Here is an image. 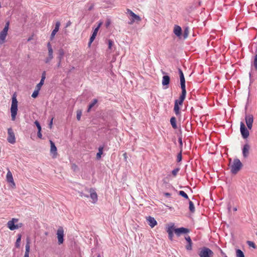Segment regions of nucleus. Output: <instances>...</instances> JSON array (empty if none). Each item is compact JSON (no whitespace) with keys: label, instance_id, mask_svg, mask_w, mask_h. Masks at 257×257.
Returning a JSON list of instances; mask_svg holds the SVG:
<instances>
[{"label":"nucleus","instance_id":"nucleus-41","mask_svg":"<svg viewBox=\"0 0 257 257\" xmlns=\"http://www.w3.org/2000/svg\"><path fill=\"white\" fill-rule=\"evenodd\" d=\"M58 31L57 30H56L55 29H54L52 33H51V36H50V39L51 40H52L54 37V36H55L56 33L58 32Z\"/></svg>","mask_w":257,"mask_h":257},{"label":"nucleus","instance_id":"nucleus-53","mask_svg":"<svg viewBox=\"0 0 257 257\" xmlns=\"http://www.w3.org/2000/svg\"><path fill=\"white\" fill-rule=\"evenodd\" d=\"M164 195L167 197H170L171 196V194L170 193H165Z\"/></svg>","mask_w":257,"mask_h":257},{"label":"nucleus","instance_id":"nucleus-30","mask_svg":"<svg viewBox=\"0 0 257 257\" xmlns=\"http://www.w3.org/2000/svg\"><path fill=\"white\" fill-rule=\"evenodd\" d=\"M50 145H51V152L52 154H55L57 152V148L55 146L54 143H53L52 141H50Z\"/></svg>","mask_w":257,"mask_h":257},{"label":"nucleus","instance_id":"nucleus-61","mask_svg":"<svg viewBox=\"0 0 257 257\" xmlns=\"http://www.w3.org/2000/svg\"><path fill=\"white\" fill-rule=\"evenodd\" d=\"M97 257H100V254H98V255L97 256Z\"/></svg>","mask_w":257,"mask_h":257},{"label":"nucleus","instance_id":"nucleus-45","mask_svg":"<svg viewBox=\"0 0 257 257\" xmlns=\"http://www.w3.org/2000/svg\"><path fill=\"white\" fill-rule=\"evenodd\" d=\"M60 26V23L59 22H57L56 23L54 29H55L56 30L59 31Z\"/></svg>","mask_w":257,"mask_h":257},{"label":"nucleus","instance_id":"nucleus-37","mask_svg":"<svg viewBox=\"0 0 257 257\" xmlns=\"http://www.w3.org/2000/svg\"><path fill=\"white\" fill-rule=\"evenodd\" d=\"M253 65L255 68V71H257V54L254 56Z\"/></svg>","mask_w":257,"mask_h":257},{"label":"nucleus","instance_id":"nucleus-1","mask_svg":"<svg viewBox=\"0 0 257 257\" xmlns=\"http://www.w3.org/2000/svg\"><path fill=\"white\" fill-rule=\"evenodd\" d=\"M18 112V101L16 93H14L12 97V104L11 106V113L12 120L14 121L16 119Z\"/></svg>","mask_w":257,"mask_h":257},{"label":"nucleus","instance_id":"nucleus-62","mask_svg":"<svg viewBox=\"0 0 257 257\" xmlns=\"http://www.w3.org/2000/svg\"><path fill=\"white\" fill-rule=\"evenodd\" d=\"M224 257H228V256H227V255H226V256H224Z\"/></svg>","mask_w":257,"mask_h":257},{"label":"nucleus","instance_id":"nucleus-28","mask_svg":"<svg viewBox=\"0 0 257 257\" xmlns=\"http://www.w3.org/2000/svg\"><path fill=\"white\" fill-rule=\"evenodd\" d=\"M22 235L21 234H18V237L17 238L16 241L15 242V246L17 248H19L20 246V242L21 240Z\"/></svg>","mask_w":257,"mask_h":257},{"label":"nucleus","instance_id":"nucleus-51","mask_svg":"<svg viewBox=\"0 0 257 257\" xmlns=\"http://www.w3.org/2000/svg\"><path fill=\"white\" fill-rule=\"evenodd\" d=\"M53 118H52L49 123V126L50 128L52 127V126L53 124Z\"/></svg>","mask_w":257,"mask_h":257},{"label":"nucleus","instance_id":"nucleus-50","mask_svg":"<svg viewBox=\"0 0 257 257\" xmlns=\"http://www.w3.org/2000/svg\"><path fill=\"white\" fill-rule=\"evenodd\" d=\"M41 131H38V134H37L38 137L40 139H42V135L41 133Z\"/></svg>","mask_w":257,"mask_h":257},{"label":"nucleus","instance_id":"nucleus-25","mask_svg":"<svg viewBox=\"0 0 257 257\" xmlns=\"http://www.w3.org/2000/svg\"><path fill=\"white\" fill-rule=\"evenodd\" d=\"M180 85H181V88L182 90L181 94L186 95L185 80L180 81Z\"/></svg>","mask_w":257,"mask_h":257},{"label":"nucleus","instance_id":"nucleus-55","mask_svg":"<svg viewBox=\"0 0 257 257\" xmlns=\"http://www.w3.org/2000/svg\"><path fill=\"white\" fill-rule=\"evenodd\" d=\"M179 142L180 144V145H182V140L181 138H179Z\"/></svg>","mask_w":257,"mask_h":257},{"label":"nucleus","instance_id":"nucleus-48","mask_svg":"<svg viewBox=\"0 0 257 257\" xmlns=\"http://www.w3.org/2000/svg\"><path fill=\"white\" fill-rule=\"evenodd\" d=\"M72 169L74 171H76L78 169V167L74 164H73L72 165Z\"/></svg>","mask_w":257,"mask_h":257},{"label":"nucleus","instance_id":"nucleus-47","mask_svg":"<svg viewBox=\"0 0 257 257\" xmlns=\"http://www.w3.org/2000/svg\"><path fill=\"white\" fill-rule=\"evenodd\" d=\"M185 238L188 243H192V242L191 237L189 236L188 235L187 236H185Z\"/></svg>","mask_w":257,"mask_h":257},{"label":"nucleus","instance_id":"nucleus-60","mask_svg":"<svg viewBox=\"0 0 257 257\" xmlns=\"http://www.w3.org/2000/svg\"><path fill=\"white\" fill-rule=\"evenodd\" d=\"M69 24H70V22H69V23L67 24V26H68L69 25Z\"/></svg>","mask_w":257,"mask_h":257},{"label":"nucleus","instance_id":"nucleus-40","mask_svg":"<svg viewBox=\"0 0 257 257\" xmlns=\"http://www.w3.org/2000/svg\"><path fill=\"white\" fill-rule=\"evenodd\" d=\"M179 170H180V168H177L174 169L172 171V174L174 176H176L177 175V173H178V172L179 171Z\"/></svg>","mask_w":257,"mask_h":257},{"label":"nucleus","instance_id":"nucleus-33","mask_svg":"<svg viewBox=\"0 0 257 257\" xmlns=\"http://www.w3.org/2000/svg\"><path fill=\"white\" fill-rule=\"evenodd\" d=\"M178 72L180 76V81H184L185 80L184 74L183 73V71L180 68L178 69Z\"/></svg>","mask_w":257,"mask_h":257},{"label":"nucleus","instance_id":"nucleus-17","mask_svg":"<svg viewBox=\"0 0 257 257\" xmlns=\"http://www.w3.org/2000/svg\"><path fill=\"white\" fill-rule=\"evenodd\" d=\"M46 78V72L43 71L42 74L41 79L40 82L36 85V89L40 90L41 88V87L44 84L45 79Z\"/></svg>","mask_w":257,"mask_h":257},{"label":"nucleus","instance_id":"nucleus-58","mask_svg":"<svg viewBox=\"0 0 257 257\" xmlns=\"http://www.w3.org/2000/svg\"><path fill=\"white\" fill-rule=\"evenodd\" d=\"M249 77L250 78L251 77V75L250 72H249Z\"/></svg>","mask_w":257,"mask_h":257},{"label":"nucleus","instance_id":"nucleus-26","mask_svg":"<svg viewBox=\"0 0 257 257\" xmlns=\"http://www.w3.org/2000/svg\"><path fill=\"white\" fill-rule=\"evenodd\" d=\"M98 100L97 99H93V100L88 105L87 112H90L91 109L97 103Z\"/></svg>","mask_w":257,"mask_h":257},{"label":"nucleus","instance_id":"nucleus-27","mask_svg":"<svg viewBox=\"0 0 257 257\" xmlns=\"http://www.w3.org/2000/svg\"><path fill=\"white\" fill-rule=\"evenodd\" d=\"M174 110L177 116L180 115V107L176 103H175Z\"/></svg>","mask_w":257,"mask_h":257},{"label":"nucleus","instance_id":"nucleus-49","mask_svg":"<svg viewBox=\"0 0 257 257\" xmlns=\"http://www.w3.org/2000/svg\"><path fill=\"white\" fill-rule=\"evenodd\" d=\"M112 44H113L112 41H111L110 40H108V48L109 49H110L111 48V46L112 45Z\"/></svg>","mask_w":257,"mask_h":257},{"label":"nucleus","instance_id":"nucleus-8","mask_svg":"<svg viewBox=\"0 0 257 257\" xmlns=\"http://www.w3.org/2000/svg\"><path fill=\"white\" fill-rule=\"evenodd\" d=\"M245 120L247 128L251 130L252 126V123L253 121V116L251 114H245Z\"/></svg>","mask_w":257,"mask_h":257},{"label":"nucleus","instance_id":"nucleus-44","mask_svg":"<svg viewBox=\"0 0 257 257\" xmlns=\"http://www.w3.org/2000/svg\"><path fill=\"white\" fill-rule=\"evenodd\" d=\"M192 243H188V244L186 246V249L188 250H191L192 249Z\"/></svg>","mask_w":257,"mask_h":257},{"label":"nucleus","instance_id":"nucleus-9","mask_svg":"<svg viewBox=\"0 0 257 257\" xmlns=\"http://www.w3.org/2000/svg\"><path fill=\"white\" fill-rule=\"evenodd\" d=\"M240 131L241 136L243 139H246L249 136V133L247 128L245 127L243 122H240Z\"/></svg>","mask_w":257,"mask_h":257},{"label":"nucleus","instance_id":"nucleus-23","mask_svg":"<svg viewBox=\"0 0 257 257\" xmlns=\"http://www.w3.org/2000/svg\"><path fill=\"white\" fill-rule=\"evenodd\" d=\"M249 146L248 144L244 145L242 149V154L244 157L246 158L248 156L249 154Z\"/></svg>","mask_w":257,"mask_h":257},{"label":"nucleus","instance_id":"nucleus-7","mask_svg":"<svg viewBox=\"0 0 257 257\" xmlns=\"http://www.w3.org/2000/svg\"><path fill=\"white\" fill-rule=\"evenodd\" d=\"M47 48L48 50V56L45 59L46 63H49L53 59V50L50 42L47 43Z\"/></svg>","mask_w":257,"mask_h":257},{"label":"nucleus","instance_id":"nucleus-39","mask_svg":"<svg viewBox=\"0 0 257 257\" xmlns=\"http://www.w3.org/2000/svg\"><path fill=\"white\" fill-rule=\"evenodd\" d=\"M247 244L250 247H252V248H256V245L255 244V243L251 241H247Z\"/></svg>","mask_w":257,"mask_h":257},{"label":"nucleus","instance_id":"nucleus-19","mask_svg":"<svg viewBox=\"0 0 257 257\" xmlns=\"http://www.w3.org/2000/svg\"><path fill=\"white\" fill-rule=\"evenodd\" d=\"M64 55V50L62 49L59 50L58 51V55L57 57V59H58L59 61L57 64V67L59 68L61 66V63L62 59L63 58Z\"/></svg>","mask_w":257,"mask_h":257},{"label":"nucleus","instance_id":"nucleus-24","mask_svg":"<svg viewBox=\"0 0 257 257\" xmlns=\"http://www.w3.org/2000/svg\"><path fill=\"white\" fill-rule=\"evenodd\" d=\"M186 95L181 94L179 97V99H176L175 101V103H176L178 105H182L183 102L185 99Z\"/></svg>","mask_w":257,"mask_h":257},{"label":"nucleus","instance_id":"nucleus-22","mask_svg":"<svg viewBox=\"0 0 257 257\" xmlns=\"http://www.w3.org/2000/svg\"><path fill=\"white\" fill-rule=\"evenodd\" d=\"M173 32L177 37H180L182 34V29L179 26L175 25Z\"/></svg>","mask_w":257,"mask_h":257},{"label":"nucleus","instance_id":"nucleus-6","mask_svg":"<svg viewBox=\"0 0 257 257\" xmlns=\"http://www.w3.org/2000/svg\"><path fill=\"white\" fill-rule=\"evenodd\" d=\"M57 236L58 238V243L60 245L64 242V229L61 226H60L57 231Z\"/></svg>","mask_w":257,"mask_h":257},{"label":"nucleus","instance_id":"nucleus-56","mask_svg":"<svg viewBox=\"0 0 257 257\" xmlns=\"http://www.w3.org/2000/svg\"><path fill=\"white\" fill-rule=\"evenodd\" d=\"M184 35H185L184 37H185V38H186V37H187V35H188L187 33L185 32V33H184Z\"/></svg>","mask_w":257,"mask_h":257},{"label":"nucleus","instance_id":"nucleus-29","mask_svg":"<svg viewBox=\"0 0 257 257\" xmlns=\"http://www.w3.org/2000/svg\"><path fill=\"white\" fill-rule=\"evenodd\" d=\"M170 123L173 127V128L176 129L177 127V123H176V119L174 116H173L170 119Z\"/></svg>","mask_w":257,"mask_h":257},{"label":"nucleus","instance_id":"nucleus-2","mask_svg":"<svg viewBox=\"0 0 257 257\" xmlns=\"http://www.w3.org/2000/svg\"><path fill=\"white\" fill-rule=\"evenodd\" d=\"M228 167L231 174L235 175L241 170L243 165L241 162H229Z\"/></svg>","mask_w":257,"mask_h":257},{"label":"nucleus","instance_id":"nucleus-11","mask_svg":"<svg viewBox=\"0 0 257 257\" xmlns=\"http://www.w3.org/2000/svg\"><path fill=\"white\" fill-rule=\"evenodd\" d=\"M8 141L11 143V144H14L16 142V138L15 134L13 132V129L10 127L9 128L8 130Z\"/></svg>","mask_w":257,"mask_h":257},{"label":"nucleus","instance_id":"nucleus-13","mask_svg":"<svg viewBox=\"0 0 257 257\" xmlns=\"http://www.w3.org/2000/svg\"><path fill=\"white\" fill-rule=\"evenodd\" d=\"M101 23H99L98 26H97L96 28H95L94 30H93V33L92 34L90 38V39H89V41L88 42V46H90L91 44V43L93 42V41H94V40L95 39V37L96 36V35L97 34V32L98 31V30L100 28V27L101 26Z\"/></svg>","mask_w":257,"mask_h":257},{"label":"nucleus","instance_id":"nucleus-43","mask_svg":"<svg viewBox=\"0 0 257 257\" xmlns=\"http://www.w3.org/2000/svg\"><path fill=\"white\" fill-rule=\"evenodd\" d=\"M81 114H82V112H81V110H78L77 111L76 117H77V120H79L80 119Z\"/></svg>","mask_w":257,"mask_h":257},{"label":"nucleus","instance_id":"nucleus-38","mask_svg":"<svg viewBox=\"0 0 257 257\" xmlns=\"http://www.w3.org/2000/svg\"><path fill=\"white\" fill-rule=\"evenodd\" d=\"M39 91L40 90H38L35 89V90H34V91L33 92V93L32 94V97L33 98H36L39 94Z\"/></svg>","mask_w":257,"mask_h":257},{"label":"nucleus","instance_id":"nucleus-42","mask_svg":"<svg viewBox=\"0 0 257 257\" xmlns=\"http://www.w3.org/2000/svg\"><path fill=\"white\" fill-rule=\"evenodd\" d=\"M34 123L36 125V126H37V127L38 128V131H41V125H40L39 122L38 120H36L34 122Z\"/></svg>","mask_w":257,"mask_h":257},{"label":"nucleus","instance_id":"nucleus-14","mask_svg":"<svg viewBox=\"0 0 257 257\" xmlns=\"http://www.w3.org/2000/svg\"><path fill=\"white\" fill-rule=\"evenodd\" d=\"M127 13L132 17V20L128 23L129 24H132L135 21H140L141 20L140 17L135 14L131 10L127 9Z\"/></svg>","mask_w":257,"mask_h":257},{"label":"nucleus","instance_id":"nucleus-35","mask_svg":"<svg viewBox=\"0 0 257 257\" xmlns=\"http://www.w3.org/2000/svg\"><path fill=\"white\" fill-rule=\"evenodd\" d=\"M179 195L184 197L185 199H188V195L183 191H179L178 192Z\"/></svg>","mask_w":257,"mask_h":257},{"label":"nucleus","instance_id":"nucleus-3","mask_svg":"<svg viewBox=\"0 0 257 257\" xmlns=\"http://www.w3.org/2000/svg\"><path fill=\"white\" fill-rule=\"evenodd\" d=\"M213 254V252L210 248L205 246L201 248L198 253L200 257H212Z\"/></svg>","mask_w":257,"mask_h":257},{"label":"nucleus","instance_id":"nucleus-59","mask_svg":"<svg viewBox=\"0 0 257 257\" xmlns=\"http://www.w3.org/2000/svg\"><path fill=\"white\" fill-rule=\"evenodd\" d=\"M162 73H163V74H166V73H165V72H164V71H163V72H162Z\"/></svg>","mask_w":257,"mask_h":257},{"label":"nucleus","instance_id":"nucleus-10","mask_svg":"<svg viewBox=\"0 0 257 257\" xmlns=\"http://www.w3.org/2000/svg\"><path fill=\"white\" fill-rule=\"evenodd\" d=\"M85 191L88 193V194H90L89 195V197L92 199V202L95 203L97 201V195L95 190L93 188H90L89 189L86 188Z\"/></svg>","mask_w":257,"mask_h":257},{"label":"nucleus","instance_id":"nucleus-5","mask_svg":"<svg viewBox=\"0 0 257 257\" xmlns=\"http://www.w3.org/2000/svg\"><path fill=\"white\" fill-rule=\"evenodd\" d=\"M18 221V219L13 218L11 220H10L7 223V226L11 230H14L15 229H18L19 227L22 226V224L20 223L19 224H15L16 222H17Z\"/></svg>","mask_w":257,"mask_h":257},{"label":"nucleus","instance_id":"nucleus-46","mask_svg":"<svg viewBox=\"0 0 257 257\" xmlns=\"http://www.w3.org/2000/svg\"><path fill=\"white\" fill-rule=\"evenodd\" d=\"M182 160V154L181 153H179L178 154L177 156V161H181Z\"/></svg>","mask_w":257,"mask_h":257},{"label":"nucleus","instance_id":"nucleus-32","mask_svg":"<svg viewBox=\"0 0 257 257\" xmlns=\"http://www.w3.org/2000/svg\"><path fill=\"white\" fill-rule=\"evenodd\" d=\"M236 257H244L243 251L239 249H237L236 250Z\"/></svg>","mask_w":257,"mask_h":257},{"label":"nucleus","instance_id":"nucleus-4","mask_svg":"<svg viewBox=\"0 0 257 257\" xmlns=\"http://www.w3.org/2000/svg\"><path fill=\"white\" fill-rule=\"evenodd\" d=\"M9 22H7L3 30L0 33V44L5 43L9 28Z\"/></svg>","mask_w":257,"mask_h":257},{"label":"nucleus","instance_id":"nucleus-36","mask_svg":"<svg viewBox=\"0 0 257 257\" xmlns=\"http://www.w3.org/2000/svg\"><path fill=\"white\" fill-rule=\"evenodd\" d=\"M85 192L86 193H84L83 192H79L80 196H81L82 197H84L86 198H88L89 197L88 193H87L85 191Z\"/></svg>","mask_w":257,"mask_h":257},{"label":"nucleus","instance_id":"nucleus-54","mask_svg":"<svg viewBox=\"0 0 257 257\" xmlns=\"http://www.w3.org/2000/svg\"><path fill=\"white\" fill-rule=\"evenodd\" d=\"M93 7H94L93 5H91V6L88 8V11H91V10H92V9H93Z\"/></svg>","mask_w":257,"mask_h":257},{"label":"nucleus","instance_id":"nucleus-57","mask_svg":"<svg viewBox=\"0 0 257 257\" xmlns=\"http://www.w3.org/2000/svg\"><path fill=\"white\" fill-rule=\"evenodd\" d=\"M234 161H239V159H234Z\"/></svg>","mask_w":257,"mask_h":257},{"label":"nucleus","instance_id":"nucleus-34","mask_svg":"<svg viewBox=\"0 0 257 257\" xmlns=\"http://www.w3.org/2000/svg\"><path fill=\"white\" fill-rule=\"evenodd\" d=\"M189 208L190 211L192 213L194 212H195V207H194L193 202H192L191 201H189Z\"/></svg>","mask_w":257,"mask_h":257},{"label":"nucleus","instance_id":"nucleus-20","mask_svg":"<svg viewBox=\"0 0 257 257\" xmlns=\"http://www.w3.org/2000/svg\"><path fill=\"white\" fill-rule=\"evenodd\" d=\"M147 221L148 222V224L152 228H153L157 224V222L155 220V219L154 217L150 216L147 217Z\"/></svg>","mask_w":257,"mask_h":257},{"label":"nucleus","instance_id":"nucleus-15","mask_svg":"<svg viewBox=\"0 0 257 257\" xmlns=\"http://www.w3.org/2000/svg\"><path fill=\"white\" fill-rule=\"evenodd\" d=\"M175 229V233L178 236H179L181 234H186L190 232L189 229L183 227Z\"/></svg>","mask_w":257,"mask_h":257},{"label":"nucleus","instance_id":"nucleus-52","mask_svg":"<svg viewBox=\"0 0 257 257\" xmlns=\"http://www.w3.org/2000/svg\"><path fill=\"white\" fill-rule=\"evenodd\" d=\"M219 250H220L221 254L222 256H223L224 257L226 255V254L223 251V250L220 248H219Z\"/></svg>","mask_w":257,"mask_h":257},{"label":"nucleus","instance_id":"nucleus-18","mask_svg":"<svg viewBox=\"0 0 257 257\" xmlns=\"http://www.w3.org/2000/svg\"><path fill=\"white\" fill-rule=\"evenodd\" d=\"M8 172L7 173V176H6L7 177V181L8 182L11 183L12 184L11 185L13 187H15L16 185L14 181L12 173L11 172V171L9 170V169H8Z\"/></svg>","mask_w":257,"mask_h":257},{"label":"nucleus","instance_id":"nucleus-31","mask_svg":"<svg viewBox=\"0 0 257 257\" xmlns=\"http://www.w3.org/2000/svg\"><path fill=\"white\" fill-rule=\"evenodd\" d=\"M103 147H99L98 149V152L96 154V158L97 159H99L101 157V155L103 153Z\"/></svg>","mask_w":257,"mask_h":257},{"label":"nucleus","instance_id":"nucleus-16","mask_svg":"<svg viewBox=\"0 0 257 257\" xmlns=\"http://www.w3.org/2000/svg\"><path fill=\"white\" fill-rule=\"evenodd\" d=\"M170 82V77L169 75H165L163 76L162 78V85L163 86H166L165 88H168V85Z\"/></svg>","mask_w":257,"mask_h":257},{"label":"nucleus","instance_id":"nucleus-21","mask_svg":"<svg viewBox=\"0 0 257 257\" xmlns=\"http://www.w3.org/2000/svg\"><path fill=\"white\" fill-rule=\"evenodd\" d=\"M30 240L29 238H27L26 239V251L25 253V255L24 257H29V252L30 249Z\"/></svg>","mask_w":257,"mask_h":257},{"label":"nucleus","instance_id":"nucleus-12","mask_svg":"<svg viewBox=\"0 0 257 257\" xmlns=\"http://www.w3.org/2000/svg\"><path fill=\"white\" fill-rule=\"evenodd\" d=\"M175 228L174 227V224H171L170 225H169L167 228L166 231L168 233V237L170 240H173L174 234L173 232H175Z\"/></svg>","mask_w":257,"mask_h":257}]
</instances>
